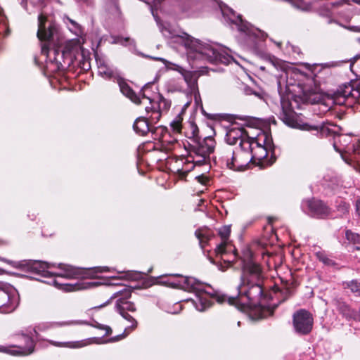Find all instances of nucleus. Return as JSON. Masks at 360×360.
Instances as JSON below:
<instances>
[{
    "instance_id": "nucleus-48",
    "label": "nucleus",
    "mask_w": 360,
    "mask_h": 360,
    "mask_svg": "<svg viewBox=\"0 0 360 360\" xmlns=\"http://www.w3.org/2000/svg\"><path fill=\"white\" fill-rule=\"evenodd\" d=\"M90 68V65L88 62H84L83 63V66L82 67V69L84 70H89Z\"/></svg>"
},
{
    "instance_id": "nucleus-50",
    "label": "nucleus",
    "mask_w": 360,
    "mask_h": 360,
    "mask_svg": "<svg viewBox=\"0 0 360 360\" xmlns=\"http://www.w3.org/2000/svg\"><path fill=\"white\" fill-rule=\"evenodd\" d=\"M71 323H72V322L56 323V324L58 326H65V325H68V324H71Z\"/></svg>"
},
{
    "instance_id": "nucleus-27",
    "label": "nucleus",
    "mask_w": 360,
    "mask_h": 360,
    "mask_svg": "<svg viewBox=\"0 0 360 360\" xmlns=\"http://www.w3.org/2000/svg\"><path fill=\"white\" fill-rule=\"evenodd\" d=\"M195 235L199 240L202 248H204L205 245L207 244L214 237L213 232L208 229H199L195 231Z\"/></svg>"
},
{
    "instance_id": "nucleus-32",
    "label": "nucleus",
    "mask_w": 360,
    "mask_h": 360,
    "mask_svg": "<svg viewBox=\"0 0 360 360\" xmlns=\"http://www.w3.org/2000/svg\"><path fill=\"white\" fill-rule=\"evenodd\" d=\"M99 285V283L98 282H88V283H76L75 284H67V290H79V289H84L90 287H95L98 286Z\"/></svg>"
},
{
    "instance_id": "nucleus-13",
    "label": "nucleus",
    "mask_w": 360,
    "mask_h": 360,
    "mask_svg": "<svg viewBox=\"0 0 360 360\" xmlns=\"http://www.w3.org/2000/svg\"><path fill=\"white\" fill-rule=\"evenodd\" d=\"M313 323L312 315L306 309H301L293 314V327L295 331L300 335L310 333L313 328Z\"/></svg>"
},
{
    "instance_id": "nucleus-35",
    "label": "nucleus",
    "mask_w": 360,
    "mask_h": 360,
    "mask_svg": "<svg viewBox=\"0 0 360 360\" xmlns=\"http://www.w3.org/2000/svg\"><path fill=\"white\" fill-rule=\"evenodd\" d=\"M316 257L320 262H323L326 265L333 266L336 264L335 262L328 257L324 252H318L316 253Z\"/></svg>"
},
{
    "instance_id": "nucleus-31",
    "label": "nucleus",
    "mask_w": 360,
    "mask_h": 360,
    "mask_svg": "<svg viewBox=\"0 0 360 360\" xmlns=\"http://www.w3.org/2000/svg\"><path fill=\"white\" fill-rule=\"evenodd\" d=\"M345 238L349 242L354 244L358 245V246L355 247V250H360V235L354 233L351 230H347L345 231Z\"/></svg>"
},
{
    "instance_id": "nucleus-49",
    "label": "nucleus",
    "mask_w": 360,
    "mask_h": 360,
    "mask_svg": "<svg viewBox=\"0 0 360 360\" xmlns=\"http://www.w3.org/2000/svg\"><path fill=\"white\" fill-rule=\"evenodd\" d=\"M51 283H52L54 285H56V286H57V285H60V284L58 283V281H57V280H56V278H52V279H51Z\"/></svg>"
},
{
    "instance_id": "nucleus-18",
    "label": "nucleus",
    "mask_w": 360,
    "mask_h": 360,
    "mask_svg": "<svg viewBox=\"0 0 360 360\" xmlns=\"http://www.w3.org/2000/svg\"><path fill=\"white\" fill-rule=\"evenodd\" d=\"M215 144V141L212 136H207L203 139L200 138L193 143H188L185 148L189 153L210 156L214 152Z\"/></svg>"
},
{
    "instance_id": "nucleus-52",
    "label": "nucleus",
    "mask_w": 360,
    "mask_h": 360,
    "mask_svg": "<svg viewBox=\"0 0 360 360\" xmlns=\"http://www.w3.org/2000/svg\"><path fill=\"white\" fill-rule=\"evenodd\" d=\"M257 155V156H258L259 155L262 154V151L261 150H259L258 151H256V152H254V150H252V153L251 154L252 155Z\"/></svg>"
},
{
    "instance_id": "nucleus-6",
    "label": "nucleus",
    "mask_w": 360,
    "mask_h": 360,
    "mask_svg": "<svg viewBox=\"0 0 360 360\" xmlns=\"http://www.w3.org/2000/svg\"><path fill=\"white\" fill-rule=\"evenodd\" d=\"M96 64L98 67V75L102 77L117 82L120 91L127 98L130 99L135 104L140 103V98L137 94L127 83L126 80L121 77L118 69L110 64L108 61L102 57L96 56Z\"/></svg>"
},
{
    "instance_id": "nucleus-5",
    "label": "nucleus",
    "mask_w": 360,
    "mask_h": 360,
    "mask_svg": "<svg viewBox=\"0 0 360 360\" xmlns=\"http://www.w3.org/2000/svg\"><path fill=\"white\" fill-rule=\"evenodd\" d=\"M179 43L186 49L188 58L193 60H206L210 63L227 65L233 60L224 47L217 44H202L186 33L179 37Z\"/></svg>"
},
{
    "instance_id": "nucleus-4",
    "label": "nucleus",
    "mask_w": 360,
    "mask_h": 360,
    "mask_svg": "<svg viewBox=\"0 0 360 360\" xmlns=\"http://www.w3.org/2000/svg\"><path fill=\"white\" fill-rule=\"evenodd\" d=\"M221 13L226 22L234 25L238 31L237 38L241 45L257 53L264 51V41L267 37L265 32L244 20L241 15H237L232 8L228 6L221 8Z\"/></svg>"
},
{
    "instance_id": "nucleus-41",
    "label": "nucleus",
    "mask_w": 360,
    "mask_h": 360,
    "mask_svg": "<svg viewBox=\"0 0 360 360\" xmlns=\"http://www.w3.org/2000/svg\"><path fill=\"white\" fill-rule=\"evenodd\" d=\"M181 120H182V118L180 117V115H179L174 121H172L171 122V127H172L174 131H177V132L181 131Z\"/></svg>"
},
{
    "instance_id": "nucleus-19",
    "label": "nucleus",
    "mask_w": 360,
    "mask_h": 360,
    "mask_svg": "<svg viewBox=\"0 0 360 360\" xmlns=\"http://www.w3.org/2000/svg\"><path fill=\"white\" fill-rule=\"evenodd\" d=\"M22 337L25 342L24 347L11 345L9 347L0 346V352L11 354L13 355H27L34 352V342L30 335L22 334Z\"/></svg>"
},
{
    "instance_id": "nucleus-61",
    "label": "nucleus",
    "mask_w": 360,
    "mask_h": 360,
    "mask_svg": "<svg viewBox=\"0 0 360 360\" xmlns=\"http://www.w3.org/2000/svg\"><path fill=\"white\" fill-rule=\"evenodd\" d=\"M359 30L360 31V28L359 29Z\"/></svg>"
},
{
    "instance_id": "nucleus-28",
    "label": "nucleus",
    "mask_w": 360,
    "mask_h": 360,
    "mask_svg": "<svg viewBox=\"0 0 360 360\" xmlns=\"http://www.w3.org/2000/svg\"><path fill=\"white\" fill-rule=\"evenodd\" d=\"M64 22L68 26L69 30L74 33L76 36L79 37L83 34V29L82 26L76 21L70 19L66 16L63 18Z\"/></svg>"
},
{
    "instance_id": "nucleus-8",
    "label": "nucleus",
    "mask_w": 360,
    "mask_h": 360,
    "mask_svg": "<svg viewBox=\"0 0 360 360\" xmlns=\"http://www.w3.org/2000/svg\"><path fill=\"white\" fill-rule=\"evenodd\" d=\"M0 261L15 269L40 275L43 277L50 278L53 276V274L48 271V269L50 268L49 264L40 260L25 259L16 262L0 257Z\"/></svg>"
},
{
    "instance_id": "nucleus-44",
    "label": "nucleus",
    "mask_w": 360,
    "mask_h": 360,
    "mask_svg": "<svg viewBox=\"0 0 360 360\" xmlns=\"http://www.w3.org/2000/svg\"><path fill=\"white\" fill-rule=\"evenodd\" d=\"M355 210L356 214L360 217V198L356 200Z\"/></svg>"
},
{
    "instance_id": "nucleus-60",
    "label": "nucleus",
    "mask_w": 360,
    "mask_h": 360,
    "mask_svg": "<svg viewBox=\"0 0 360 360\" xmlns=\"http://www.w3.org/2000/svg\"><path fill=\"white\" fill-rule=\"evenodd\" d=\"M121 278H116V277H114L113 279H120Z\"/></svg>"
},
{
    "instance_id": "nucleus-2",
    "label": "nucleus",
    "mask_w": 360,
    "mask_h": 360,
    "mask_svg": "<svg viewBox=\"0 0 360 360\" xmlns=\"http://www.w3.org/2000/svg\"><path fill=\"white\" fill-rule=\"evenodd\" d=\"M37 36L41 41V53L46 58V75L63 71L74 63L72 52L61 49L65 39L58 25L43 13L38 15Z\"/></svg>"
},
{
    "instance_id": "nucleus-25",
    "label": "nucleus",
    "mask_w": 360,
    "mask_h": 360,
    "mask_svg": "<svg viewBox=\"0 0 360 360\" xmlns=\"http://www.w3.org/2000/svg\"><path fill=\"white\" fill-rule=\"evenodd\" d=\"M149 120L144 117H139L136 119L133 124L135 132L141 136L147 134L148 131L153 132L150 127Z\"/></svg>"
},
{
    "instance_id": "nucleus-12",
    "label": "nucleus",
    "mask_w": 360,
    "mask_h": 360,
    "mask_svg": "<svg viewBox=\"0 0 360 360\" xmlns=\"http://www.w3.org/2000/svg\"><path fill=\"white\" fill-rule=\"evenodd\" d=\"M58 267L65 271V274L64 276L68 278L82 277L94 278L96 277V274L98 273L112 271V269L108 266H96L89 269H79L68 264H59Z\"/></svg>"
},
{
    "instance_id": "nucleus-16",
    "label": "nucleus",
    "mask_w": 360,
    "mask_h": 360,
    "mask_svg": "<svg viewBox=\"0 0 360 360\" xmlns=\"http://www.w3.org/2000/svg\"><path fill=\"white\" fill-rule=\"evenodd\" d=\"M153 85L152 82H148L145 84L142 89H141L139 94L137 96L139 98H148L150 101V106L146 107V112L148 114L150 113V110H158L163 113L164 112H167L171 106V101L167 100L163 97V96L160 94L158 95V100L155 101L154 99L150 98L149 96L146 95L145 91ZM141 102L139 103V104ZM139 105V103L137 104Z\"/></svg>"
},
{
    "instance_id": "nucleus-15",
    "label": "nucleus",
    "mask_w": 360,
    "mask_h": 360,
    "mask_svg": "<svg viewBox=\"0 0 360 360\" xmlns=\"http://www.w3.org/2000/svg\"><path fill=\"white\" fill-rule=\"evenodd\" d=\"M218 233L221 238V241L216 245L214 249V252L217 256H223L226 255L228 252L232 251L231 247L229 246L228 240L231 233V227L229 226H224L219 229ZM233 259L232 260H224V262H227L229 264L234 263L238 259H240V257L236 250H233ZM240 260H238L239 262Z\"/></svg>"
},
{
    "instance_id": "nucleus-37",
    "label": "nucleus",
    "mask_w": 360,
    "mask_h": 360,
    "mask_svg": "<svg viewBox=\"0 0 360 360\" xmlns=\"http://www.w3.org/2000/svg\"><path fill=\"white\" fill-rule=\"evenodd\" d=\"M349 288L352 292L360 296V278L358 280H353L348 284Z\"/></svg>"
},
{
    "instance_id": "nucleus-54",
    "label": "nucleus",
    "mask_w": 360,
    "mask_h": 360,
    "mask_svg": "<svg viewBox=\"0 0 360 360\" xmlns=\"http://www.w3.org/2000/svg\"><path fill=\"white\" fill-rule=\"evenodd\" d=\"M333 147H334V148H335V150L336 151H340V149H339V148H338V147H337V146H336V143H335V141L333 143Z\"/></svg>"
},
{
    "instance_id": "nucleus-40",
    "label": "nucleus",
    "mask_w": 360,
    "mask_h": 360,
    "mask_svg": "<svg viewBox=\"0 0 360 360\" xmlns=\"http://www.w3.org/2000/svg\"><path fill=\"white\" fill-rule=\"evenodd\" d=\"M150 112H151V115L148 120H149V122L152 123H157L160 120L162 114L161 112L158 110H150Z\"/></svg>"
},
{
    "instance_id": "nucleus-17",
    "label": "nucleus",
    "mask_w": 360,
    "mask_h": 360,
    "mask_svg": "<svg viewBox=\"0 0 360 360\" xmlns=\"http://www.w3.org/2000/svg\"><path fill=\"white\" fill-rule=\"evenodd\" d=\"M249 142H251L252 147L254 149L255 148L253 146V145L255 144L257 148L262 151V154L255 158V159L258 160L259 161H261L268 156L269 150H271V147L274 146L271 137L268 134L264 132L262 133L261 136H258L257 137L250 136V139H247L245 143L246 146H248V143Z\"/></svg>"
},
{
    "instance_id": "nucleus-29",
    "label": "nucleus",
    "mask_w": 360,
    "mask_h": 360,
    "mask_svg": "<svg viewBox=\"0 0 360 360\" xmlns=\"http://www.w3.org/2000/svg\"><path fill=\"white\" fill-rule=\"evenodd\" d=\"M349 159L351 161L360 165V141L353 143L351 148H349Z\"/></svg>"
},
{
    "instance_id": "nucleus-55",
    "label": "nucleus",
    "mask_w": 360,
    "mask_h": 360,
    "mask_svg": "<svg viewBox=\"0 0 360 360\" xmlns=\"http://www.w3.org/2000/svg\"><path fill=\"white\" fill-rule=\"evenodd\" d=\"M285 291L288 295V296L290 295V290L289 289H285Z\"/></svg>"
},
{
    "instance_id": "nucleus-53",
    "label": "nucleus",
    "mask_w": 360,
    "mask_h": 360,
    "mask_svg": "<svg viewBox=\"0 0 360 360\" xmlns=\"http://www.w3.org/2000/svg\"><path fill=\"white\" fill-rule=\"evenodd\" d=\"M356 321L360 322V307H359V311H357Z\"/></svg>"
},
{
    "instance_id": "nucleus-21",
    "label": "nucleus",
    "mask_w": 360,
    "mask_h": 360,
    "mask_svg": "<svg viewBox=\"0 0 360 360\" xmlns=\"http://www.w3.org/2000/svg\"><path fill=\"white\" fill-rule=\"evenodd\" d=\"M188 158H191V160H187V164H191V167L188 168L186 170H179V172L182 174L184 176L187 175V174L193 169L195 166H206L207 168H210V156L203 155L202 154H193V153H189Z\"/></svg>"
},
{
    "instance_id": "nucleus-26",
    "label": "nucleus",
    "mask_w": 360,
    "mask_h": 360,
    "mask_svg": "<svg viewBox=\"0 0 360 360\" xmlns=\"http://www.w3.org/2000/svg\"><path fill=\"white\" fill-rule=\"evenodd\" d=\"M136 288H138L137 286L125 287L122 290H120V291L114 293L113 295L106 302H105L103 304H101L100 306L97 307L96 308L101 309V308L106 306L111 302V300L112 299H114L118 296L120 297L118 300H125V301H128V299L131 297L132 290L136 289Z\"/></svg>"
},
{
    "instance_id": "nucleus-51",
    "label": "nucleus",
    "mask_w": 360,
    "mask_h": 360,
    "mask_svg": "<svg viewBox=\"0 0 360 360\" xmlns=\"http://www.w3.org/2000/svg\"><path fill=\"white\" fill-rule=\"evenodd\" d=\"M154 60H160V61H162L163 63H165L166 62V60L164 59V58H153Z\"/></svg>"
},
{
    "instance_id": "nucleus-14",
    "label": "nucleus",
    "mask_w": 360,
    "mask_h": 360,
    "mask_svg": "<svg viewBox=\"0 0 360 360\" xmlns=\"http://www.w3.org/2000/svg\"><path fill=\"white\" fill-rule=\"evenodd\" d=\"M19 303L20 295L15 288L8 287L6 290H0V313L13 312Z\"/></svg>"
},
{
    "instance_id": "nucleus-30",
    "label": "nucleus",
    "mask_w": 360,
    "mask_h": 360,
    "mask_svg": "<svg viewBox=\"0 0 360 360\" xmlns=\"http://www.w3.org/2000/svg\"><path fill=\"white\" fill-rule=\"evenodd\" d=\"M212 304V302L209 300L207 297L199 295L198 297V301L195 302V307L200 311H203L207 308L210 307Z\"/></svg>"
},
{
    "instance_id": "nucleus-56",
    "label": "nucleus",
    "mask_w": 360,
    "mask_h": 360,
    "mask_svg": "<svg viewBox=\"0 0 360 360\" xmlns=\"http://www.w3.org/2000/svg\"><path fill=\"white\" fill-rule=\"evenodd\" d=\"M34 63H35L37 65H39V63H38V60H37V58L36 56L34 57Z\"/></svg>"
},
{
    "instance_id": "nucleus-20",
    "label": "nucleus",
    "mask_w": 360,
    "mask_h": 360,
    "mask_svg": "<svg viewBox=\"0 0 360 360\" xmlns=\"http://www.w3.org/2000/svg\"><path fill=\"white\" fill-rule=\"evenodd\" d=\"M247 139H250L248 131L244 128L233 127L229 129L226 134V141L229 145H235L240 141L245 146Z\"/></svg>"
},
{
    "instance_id": "nucleus-33",
    "label": "nucleus",
    "mask_w": 360,
    "mask_h": 360,
    "mask_svg": "<svg viewBox=\"0 0 360 360\" xmlns=\"http://www.w3.org/2000/svg\"><path fill=\"white\" fill-rule=\"evenodd\" d=\"M359 45H360V39L359 40ZM359 58H360V53L356 54V56H354L352 60H342V61H338V62L327 63L323 64V67H326V68L336 67V66L339 65L340 63H347V62L350 61L351 62L350 67L352 68V66H353L354 63L356 62Z\"/></svg>"
},
{
    "instance_id": "nucleus-11",
    "label": "nucleus",
    "mask_w": 360,
    "mask_h": 360,
    "mask_svg": "<svg viewBox=\"0 0 360 360\" xmlns=\"http://www.w3.org/2000/svg\"><path fill=\"white\" fill-rule=\"evenodd\" d=\"M334 103L339 105L353 108L354 104L360 103V89H354L350 84H345L335 94Z\"/></svg>"
},
{
    "instance_id": "nucleus-1",
    "label": "nucleus",
    "mask_w": 360,
    "mask_h": 360,
    "mask_svg": "<svg viewBox=\"0 0 360 360\" xmlns=\"http://www.w3.org/2000/svg\"><path fill=\"white\" fill-rule=\"evenodd\" d=\"M238 266L241 269V274L240 283L237 287L236 297H228L214 290L210 285L208 287L211 290H205L202 288V284L193 277L169 274L162 276V278L169 276V279L164 283L170 287L204 292L218 303L227 302L229 305L235 306L240 311L259 307L262 318L273 316L277 305L273 308L260 305L261 300L265 297L263 288L264 276L260 265L252 260L251 252L248 253L247 258H240Z\"/></svg>"
},
{
    "instance_id": "nucleus-10",
    "label": "nucleus",
    "mask_w": 360,
    "mask_h": 360,
    "mask_svg": "<svg viewBox=\"0 0 360 360\" xmlns=\"http://www.w3.org/2000/svg\"><path fill=\"white\" fill-rule=\"evenodd\" d=\"M115 307L116 311L124 319L131 323V325L127 328L122 334L111 338L110 342H116L124 338L129 334V332H127V330H134L138 326L137 321L129 314V312L134 313L136 311V307L134 302L129 300L125 301V300H117Z\"/></svg>"
},
{
    "instance_id": "nucleus-57",
    "label": "nucleus",
    "mask_w": 360,
    "mask_h": 360,
    "mask_svg": "<svg viewBox=\"0 0 360 360\" xmlns=\"http://www.w3.org/2000/svg\"><path fill=\"white\" fill-rule=\"evenodd\" d=\"M344 116H345V114H344V113H341V114L339 115V118H340V119H342Z\"/></svg>"
},
{
    "instance_id": "nucleus-39",
    "label": "nucleus",
    "mask_w": 360,
    "mask_h": 360,
    "mask_svg": "<svg viewBox=\"0 0 360 360\" xmlns=\"http://www.w3.org/2000/svg\"><path fill=\"white\" fill-rule=\"evenodd\" d=\"M335 207L337 210L338 212H340L343 214L349 212V205L343 200L337 202V205Z\"/></svg>"
},
{
    "instance_id": "nucleus-45",
    "label": "nucleus",
    "mask_w": 360,
    "mask_h": 360,
    "mask_svg": "<svg viewBox=\"0 0 360 360\" xmlns=\"http://www.w3.org/2000/svg\"><path fill=\"white\" fill-rule=\"evenodd\" d=\"M103 330H105V335H106V336L110 335L112 333V332L111 328L110 326H107V325H105V326H104Z\"/></svg>"
},
{
    "instance_id": "nucleus-24",
    "label": "nucleus",
    "mask_w": 360,
    "mask_h": 360,
    "mask_svg": "<svg viewBox=\"0 0 360 360\" xmlns=\"http://www.w3.org/2000/svg\"><path fill=\"white\" fill-rule=\"evenodd\" d=\"M198 74L194 72L188 71L184 74V80L191 89V91L194 94L195 101H197L198 98H200V94L198 87Z\"/></svg>"
},
{
    "instance_id": "nucleus-7",
    "label": "nucleus",
    "mask_w": 360,
    "mask_h": 360,
    "mask_svg": "<svg viewBox=\"0 0 360 360\" xmlns=\"http://www.w3.org/2000/svg\"><path fill=\"white\" fill-rule=\"evenodd\" d=\"M254 148L252 147L251 142L248 143V146H243L241 142L239 143V148L236 150H226L227 156L226 159L222 157L221 160L225 162L226 166L235 171H244L248 168L249 164L254 162L257 155H252Z\"/></svg>"
},
{
    "instance_id": "nucleus-23",
    "label": "nucleus",
    "mask_w": 360,
    "mask_h": 360,
    "mask_svg": "<svg viewBox=\"0 0 360 360\" xmlns=\"http://www.w3.org/2000/svg\"><path fill=\"white\" fill-rule=\"evenodd\" d=\"M330 124H323L321 126H309L306 125V129L309 131H316V135L320 136L321 138L324 137H333L335 139L336 137H340V135L337 134L334 130L329 127Z\"/></svg>"
},
{
    "instance_id": "nucleus-59",
    "label": "nucleus",
    "mask_w": 360,
    "mask_h": 360,
    "mask_svg": "<svg viewBox=\"0 0 360 360\" xmlns=\"http://www.w3.org/2000/svg\"><path fill=\"white\" fill-rule=\"evenodd\" d=\"M202 113H203L204 115H207V114H206V112L204 111V110H203V109L202 110Z\"/></svg>"
},
{
    "instance_id": "nucleus-36",
    "label": "nucleus",
    "mask_w": 360,
    "mask_h": 360,
    "mask_svg": "<svg viewBox=\"0 0 360 360\" xmlns=\"http://www.w3.org/2000/svg\"><path fill=\"white\" fill-rule=\"evenodd\" d=\"M143 276V274L141 272L137 271H126L124 272V278L132 280V281H137L139 279H141Z\"/></svg>"
},
{
    "instance_id": "nucleus-42",
    "label": "nucleus",
    "mask_w": 360,
    "mask_h": 360,
    "mask_svg": "<svg viewBox=\"0 0 360 360\" xmlns=\"http://www.w3.org/2000/svg\"><path fill=\"white\" fill-rule=\"evenodd\" d=\"M191 129H192V131H191L192 136L190 138L192 139V141L194 143L200 139V136H199V129L195 124L191 125Z\"/></svg>"
},
{
    "instance_id": "nucleus-9",
    "label": "nucleus",
    "mask_w": 360,
    "mask_h": 360,
    "mask_svg": "<svg viewBox=\"0 0 360 360\" xmlns=\"http://www.w3.org/2000/svg\"><path fill=\"white\" fill-rule=\"evenodd\" d=\"M302 209L309 216L319 219H333V210L324 201L312 198L303 201Z\"/></svg>"
},
{
    "instance_id": "nucleus-58",
    "label": "nucleus",
    "mask_w": 360,
    "mask_h": 360,
    "mask_svg": "<svg viewBox=\"0 0 360 360\" xmlns=\"http://www.w3.org/2000/svg\"><path fill=\"white\" fill-rule=\"evenodd\" d=\"M210 262H211L212 263H213V264L214 263V260H213L212 258H210Z\"/></svg>"
},
{
    "instance_id": "nucleus-43",
    "label": "nucleus",
    "mask_w": 360,
    "mask_h": 360,
    "mask_svg": "<svg viewBox=\"0 0 360 360\" xmlns=\"http://www.w3.org/2000/svg\"><path fill=\"white\" fill-rule=\"evenodd\" d=\"M80 323L88 324V325H90L91 326H92L94 328H98V329H100V330H103L104 326H105V325L101 324V323H99L98 322H97L95 320L93 321L92 323H88L86 321H82V322H80Z\"/></svg>"
},
{
    "instance_id": "nucleus-46",
    "label": "nucleus",
    "mask_w": 360,
    "mask_h": 360,
    "mask_svg": "<svg viewBox=\"0 0 360 360\" xmlns=\"http://www.w3.org/2000/svg\"><path fill=\"white\" fill-rule=\"evenodd\" d=\"M77 1L86 4V6H91L93 4V0H76Z\"/></svg>"
},
{
    "instance_id": "nucleus-47",
    "label": "nucleus",
    "mask_w": 360,
    "mask_h": 360,
    "mask_svg": "<svg viewBox=\"0 0 360 360\" xmlns=\"http://www.w3.org/2000/svg\"><path fill=\"white\" fill-rule=\"evenodd\" d=\"M110 2L112 4V6L115 8V9L117 11H119V7H118V4H117V0H110Z\"/></svg>"
},
{
    "instance_id": "nucleus-38",
    "label": "nucleus",
    "mask_w": 360,
    "mask_h": 360,
    "mask_svg": "<svg viewBox=\"0 0 360 360\" xmlns=\"http://www.w3.org/2000/svg\"><path fill=\"white\" fill-rule=\"evenodd\" d=\"M242 91L243 94L247 96L255 95V96L259 98L262 97V94L261 92L252 89L250 86L248 85H243Z\"/></svg>"
},
{
    "instance_id": "nucleus-3",
    "label": "nucleus",
    "mask_w": 360,
    "mask_h": 360,
    "mask_svg": "<svg viewBox=\"0 0 360 360\" xmlns=\"http://www.w3.org/2000/svg\"><path fill=\"white\" fill-rule=\"evenodd\" d=\"M278 91L281 98V111L280 119L288 127L297 128L298 123L294 108H300V104L315 102V94L311 88L298 84H288L283 89L278 82Z\"/></svg>"
},
{
    "instance_id": "nucleus-34",
    "label": "nucleus",
    "mask_w": 360,
    "mask_h": 360,
    "mask_svg": "<svg viewBox=\"0 0 360 360\" xmlns=\"http://www.w3.org/2000/svg\"><path fill=\"white\" fill-rule=\"evenodd\" d=\"M49 342L56 347H81L84 346V344L79 342H61L50 340Z\"/></svg>"
},
{
    "instance_id": "nucleus-22",
    "label": "nucleus",
    "mask_w": 360,
    "mask_h": 360,
    "mask_svg": "<svg viewBox=\"0 0 360 360\" xmlns=\"http://www.w3.org/2000/svg\"><path fill=\"white\" fill-rule=\"evenodd\" d=\"M335 305L338 312L347 321H356L357 311L352 309L345 302L340 299L335 300Z\"/></svg>"
}]
</instances>
